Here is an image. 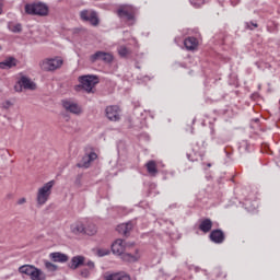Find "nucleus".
Returning a JSON list of instances; mask_svg holds the SVG:
<instances>
[{
	"instance_id": "f257e3e1",
	"label": "nucleus",
	"mask_w": 280,
	"mask_h": 280,
	"mask_svg": "<svg viewBox=\"0 0 280 280\" xmlns=\"http://www.w3.org/2000/svg\"><path fill=\"white\" fill-rule=\"evenodd\" d=\"M116 14L127 25H135L137 23V8L131 4H120L116 10Z\"/></svg>"
},
{
	"instance_id": "f03ea898",
	"label": "nucleus",
	"mask_w": 280,
	"mask_h": 280,
	"mask_svg": "<svg viewBox=\"0 0 280 280\" xmlns=\"http://www.w3.org/2000/svg\"><path fill=\"white\" fill-rule=\"evenodd\" d=\"M24 12L31 16H49V7L45 2L26 3Z\"/></svg>"
},
{
	"instance_id": "7ed1b4c3",
	"label": "nucleus",
	"mask_w": 280,
	"mask_h": 280,
	"mask_svg": "<svg viewBox=\"0 0 280 280\" xmlns=\"http://www.w3.org/2000/svg\"><path fill=\"white\" fill-rule=\"evenodd\" d=\"M54 185H56V182L50 180L44 184L43 187L38 188L36 195L37 207L47 205V200L51 197V189H54Z\"/></svg>"
},
{
	"instance_id": "20e7f679",
	"label": "nucleus",
	"mask_w": 280,
	"mask_h": 280,
	"mask_svg": "<svg viewBox=\"0 0 280 280\" xmlns=\"http://www.w3.org/2000/svg\"><path fill=\"white\" fill-rule=\"evenodd\" d=\"M20 275H26L31 280H47V275L33 265H23L19 267Z\"/></svg>"
},
{
	"instance_id": "39448f33",
	"label": "nucleus",
	"mask_w": 280,
	"mask_h": 280,
	"mask_svg": "<svg viewBox=\"0 0 280 280\" xmlns=\"http://www.w3.org/2000/svg\"><path fill=\"white\" fill-rule=\"evenodd\" d=\"M80 85L75 86V91H85L86 93H93V89H95V84L100 81L95 75H84L79 78Z\"/></svg>"
},
{
	"instance_id": "423d86ee",
	"label": "nucleus",
	"mask_w": 280,
	"mask_h": 280,
	"mask_svg": "<svg viewBox=\"0 0 280 280\" xmlns=\"http://www.w3.org/2000/svg\"><path fill=\"white\" fill-rule=\"evenodd\" d=\"M81 21L93 25V27H97L100 25V18L97 16V12L94 10H83L80 12Z\"/></svg>"
},
{
	"instance_id": "0eeeda50",
	"label": "nucleus",
	"mask_w": 280,
	"mask_h": 280,
	"mask_svg": "<svg viewBox=\"0 0 280 280\" xmlns=\"http://www.w3.org/2000/svg\"><path fill=\"white\" fill-rule=\"evenodd\" d=\"M62 65H63V61H62V58L60 57L45 59L42 62V69L44 71H57V69H60Z\"/></svg>"
},
{
	"instance_id": "6e6552de",
	"label": "nucleus",
	"mask_w": 280,
	"mask_h": 280,
	"mask_svg": "<svg viewBox=\"0 0 280 280\" xmlns=\"http://www.w3.org/2000/svg\"><path fill=\"white\" fill-rule=\"evenodd\" d=\"M23 89L27 91H36V83H34L27 77H21V79L14 85V91H16V93H21Z\"/></svg>"
},
{
	"instance_id": "1a4fd4ad",
	"label": "nucleus",
	"mask_w": 280,
	"mask_h": 280,
	"mask_svg": "<svg viewBox=\"0 0 280 280\" xmlns=\"http://www.w3.org/2000/svg\"><path fill=\"white\" fill-rule=\"evenodd\" d=\"M97 60L110 63L113 61V56L109 52L98 50L90 56V62H97Z\"/></svg>"
},
{
	"instance_id": "9d476101",
	"label": "nucleus",
	"mask_w": 280,
	"mask_h": 280,
	"mask_svg": "<svg viewBox=\"0 0 280 280\" xmlns=\"http://www.w3.org/2000/svg\"><path fill=\"white\" fill-rule=\"evenodd\" d=\"M62 106L67 113H72V115H81L82 114V107L78 105V103L72 101H62Z\"/></svg>"
},
{
	"instance_id": "9b49d317",
	"label": "nucleus",
	"mask_w": 280,
	"mask_h": 280,
	"mask_svg": "<svg viewBox=\"0 0 280 280\" xmlns=\"http://www.w3.org/2000/svg\"><path fill=\"white\" fill-rule=\"evenodd\" d=\"M96 159L97 153L92 151L82 158L81 162L77 164V167H84L85 170H89V167H91V163H93V161H96Z\"/></svg>"
},
{
	"instance_id": "f8f14e48",
	"label": "nucleus",
	"mask_w": 280,
	"mask_h": 280,
	"mask_svg": "<svg viewBox=\"0 0 280 280\" xmlns=\"http://www.w3.org/2000/svg\"><path fill=\"white\" fill-rule=\"evenodd\" d=\"M106 117L109 119V121H119L120 116H119V106L117 105H112L107 106L105 109Z\"/></svg>"
},
{
	"instance_id": "ddd939ff",
	"label": "nucleus",
	"mask_w": 280,
	"mask_h": 280,
	"mask_svg": "<svg viewBox=\"0 0 280 280\" xmlns=\"http://www.w3.org/2000/svg\"><path fill=\"white\" fill-rule=\"evenodd\" d=\"M112 253L114 255H122L126 253V241L118 238L112 244Z\"/></svg>"
},
{
	"instance_id": "4468645a",
	"label": "nucleus",
	"mask_w": 280,
	"mask_h": 280,
	"mask_svg": "<svg viewBox=\"0 0 280 280\" xmlns=\"http://www.w3.org/2000/svg\"><path fill=\"white\" fill-rule=\"evenodd\" d=\"M104 280H132L130 278V275L120 271V272H114V273H105L103 277Z\"/></svg>"
},
{
	"instance_id": "2eb2a0df",
	"label": "nucleus",
	"mask_w": 280,
	"mask_h": 280,
	"mask_svg": "<svg viewBox=\"0 0 280 280\" xmlns=\"http://www.w3.org/2000/svg\"><path fill=\"white\" fill-rule=\"evenodd\" d=\"M209 237L213 244H222L225 240L224 232L222 230H212Z\"/></svg>"
},
{
	"instance_id": "dca6fc26",
	"label": "nucleus",
	"mask_w": 280,
	"mask_h": 280,
	"mask_svg": "<svg viewBox=\"0 0 280 280\" xmlns=\"http://www.w3.org/2000/svg\"><path fill=\"white\" fill-rule=\"evenodd\" d=\"M49 258L57 264H67L69 261V256L60 252L50 253Z\"/></svg>"
},
{
	"instance_id": "f3484780",
	"label": "nucleus",
	"mask_w": 280,
	"mask_h": 280,
	"mask_svg": "<svg viewBox=\"0 0 280 280\" xmlns=\"http://www.w3.org/2000/svg\"><path fill=\"white\" fill-rule=\"evenodd\" d=\"M84 261H86V258L84 256H74L70 260V268L71 270H78L80 266H84Z\"/></svg>"
},
{
	"instance_id": "a211bd4d",
	"label": "nucleus",
	"mask_w": 280,
	"mask_h": 280,
	"mask_svg": "<svg viewBox=\"0 0 280 280\" xmlns=\"http://www.w3.org/2000/svg\"><path fill=\"white\" fill-rule=\"evenodd\" d=\"M132 222H128V223H122L120 225L117 226V232L120 235H124L125 237H128V235H130V231H132Z\"/></svg>"
},
{
	"instance_id": "6ab92c4d",
	"label": "nucleus",
	"mask_w": 280,
	"mask_h": 280,
	"mask_svg": "<svg viewBox=\"0 0 280 280\" xmlns=\"http://www.w3.org/2000/svg\"><path fill=\"white\" fill-rule=\"evenodd\" d=\"M184 46L188 51H194L195 49H198V38L196 37H187L184 40Z\"/></svg>"
},
{
	"instance_id": "aec40b11",
	"label": "nucleus",
	"mask_w": 280,
	"mask_h": 280,
	"mask_svg": "<svg viewBox=\"0 0 280 280\" xmlns=\"http://www.w3.org/2000/svg\"><path fill=\"white\" fill-rule=\"evenodd\" d=\"M211 229H213V221H211V219H203L200 221L199 231L209 233Z\"/></svg>"
},
{
	"instance_id": "412c9836",
	"label": "nucleus",
	"mask_w": 280,
	"mask_h": 280,
	"mask_svg": "<svg viewBox=\"0 0 280 280\" xmlns=\"http://www.w3.org/2000/svg\"><path fill=\"white\" fill-rule=\"evenodd\" d=\"M145 167L149 176H156V174H159L156 161L150 160L149 162H147Z\"/></svg>"
},
{
	"instance_id": "4be33fe9",
	"label": "nucleus",
	"mask_w": 280,
	"mask_h": 280,
	"mask_svg": "<svg viewBox=\"0 0 280 280\" xmlns=\"http://www.w3.org/2000/svg\"><path fill=\"white\" fill-rule=\"evenodd\" d=\"M13 67H16V58L14 57H9L0 62V69H12Z\"/></svg>"
},
{
	"instance_id": "5701e85b",
	"label": "nucleus",
	"mask_w": 280,
	"mask_h": 280,
	"mask_svg": "<svg viewBox=\"0 0 280 280\" xmlns=\"http://www.w3.org/2000/svg\"><path fill=\"white\" fill-rule=\"evenodd\" d=\"M71 232L74 233V235H78L80 233H85V228L82 222H77L71 225Z\"/></svg>"
},
{
	"instance_id": "b1692460",
	"label": "nucleus",
	"mask_w": 280,
	"mask_h": 280,
	"mask_svg": "<svg viewBox=\"0 0 280 280\" xmlns=\"http://www.w3.org/2000/svg\"><path fill=\"white\" fill-rule=\"evenodd\" d=\"M141 256H139V253H136V255H132L130 253H125L122 254V259L124 261H129V262H135V261H139V258Z\"/></svg>"
},
{
	"instance_id": "393cba45",
	"label": "nucleus",
	"mask_w": 280,
	"mask_h": 280,
	"mask_svg": "<svg viewBox=\"0 0 280 280\" xmlns=\"http://www.w3.org/2000/svg\"><path fill=\"white\" fill-rule=\"evenodd\" d=\"M131 54H132V50H130L128 47L126 46L118 47V55L120 56V58H129Z\"/></svg>"
},
{
	"instance_id": "a878e982",
	"label": "nucleus",
	"mask_w": 280,
	"mask_h": 280,
	"mask_svg": "<svg viewBox=\"0 0 280 280\" xmlns=\"http://www.w3.org/2000/svg\"><path fill=\"white\" fill-rule=\"evenodd\" d=\"M97 233V226L95 223H88L85 226V235H95Z\"/></svg>"
},
{
	"instance_id": "bb28decb",
	"label": "nucleus",
	"mask_w": 280,
	"mask_h": 280,
	"mask_svg": "<svg viewBox=\"0 0 280 280\" xmlns=\"http://www.w3.org/2000/svg\"><path fill=\"white\" fill-rule=\"evenodd\" d=\"M9 30H10V32H13L14 34H19V33L23 32V26L20 23H18V24L10 23Z\"/></svg>"
},
{
	"instance_id": "cd10ccee",
	"label": "nucleus",
	"mask_w": 280,
	"mask_h": 280,
	"mask_svg": "<svg viewBox=\"0 0 280 280\" xmlns=\"http://www.w3.org/2000/svg\"><path fill=\"white\" fill-rule=\"evenodd\" d=\"M44 266L48 272H56V270H58V266L49 262L48 260L44 261Z\"/></svg>"
},
{
	"instance_id": "c85d7f7f",
	"label": "nucleus",
	"mask_w": 280,
	"mask_h": 280,
	"mask_svg": "<svg viewBox=\"0 0 280 280\" xmlns=\"http://www.w3.org/2000/svg\"><path fill=\"white\" fill-rule=\"evenodd\" d=\"M245 26L247 30H253V27H255V28L259 27V24H257L255 22H246Z\"/></svg>"
},
{
	"instance_id": "c756f323",
	"label": "nucleus",
	"mask_w": 280,
	"mask_h": 280,
	"mask_svg": "<svg viewBox=\"0 0 280 280\" xmlns=\"http://www.w3.org/2000/svg\"><path fill=\"white\" fill-rule=\"evenodd\" d=\"M110 252L108 249H97L98 257H106Z\"/></svg>"
},
{
	"instance_id": "7c9ffc66",
	"label": "nucleus",
	"mask_w": 280,
	"mask_h": 280,
	"mask_svg": "<svg viewBox=\"0 0 280 280\" xmlns=\"http://www.w3.org/2000/svg\"><path fill=\"white\" fill-rule=\"evenodd\" d=\"M81 277H83L84 279H88V277H91V271H89V269H82L80 272Z\"/></svg>"
},
{
	"instance_id": "2f4dec72",
	"label": "nucleus",
	"mask_w": 280,
	"mask_h": 280,
	"mask_svg": "<svg viewBox=\"0 0 280 280\" xmlns=\"http://www.w3.org/2000/svg\"><path fill=\"white\" fill-rule=\"evenodd\" d=\"M84 266H88V268H90V270H93L95 268V262L89 260L88 262H84Z\"/></svg>"
},
{
	"instance_id": "473e14b6",
	"label": "nucleus",
	"mask_w": 280,
	"mask_h": 280,
	"mask_svg": "<svg viewBox=\"0 0 280 280\" xmlns=\"http://www.w3.org/2000/svg\"><path fill=\"white\" fill-rule=\"evenodd\" d=\"M27 202V199L25 197L18 200V205H25Z\"/></svg>"
},
{
	"instance_id": "72a5a7b5",
	"label": "nucleus",
	"mask_w": 280,
	"mask_h": 280,
	"mask_svg": "<svg viewBox=\"0 0 280 280\" xmlns=\"http://www.w3.org/2000/svg\"><path fill=\"white\" fill-rule=\"evenodd\" d=\"M10 106H12V103L10 101H7L3 105V108H5V110H8V108H10Z\"/></svg>"
},
{
	"instance_id": "f704fd0d",
	"label": "nucleus",
	"mask_w": 280,
	"mask_h": 280,
	"mask_svg": "<svg viewBox=\"0 0 280 280\" xmlns=\"http://www.w3.org/2000/svg\"><path fill=\"white\" fill-rule=\"evenodd\" d=\"M0 14H3V0H0Z\"/></svg>"
},
{
	"instance_id": "c9c22d12",
	"label": "nucleus",
	"mask_w": 280,
	"mask_h": 280,
	"mask_svg": "<svg viewBox=\"0 0 280 280\" xmlns=\"http://www.w3.org/2000/svg\"><path fill=\"white\" fill-rule=\"evenodd\" d=\"M75 185H78V187H82V184L80 183V179H77Z\"/></svg>"
},
{
	"instance_id": "e433bc0d",
	"label": "nucleus",
	"mask_w": 280,
	"mask_h": 280,
	"mask_svg": "<svg viewBox=\"0 0 280 280\" xmlns=\"http://www.w3.org/2000/svg\"><path fill=\"white\" fill-rule=\"evenodd\" d=\"M255 121H259V119H255Z\"/></svg>"
},
{
	"instance_id": "4c0bfd02",
	"label": "nucleus",
	"mask_w": 280,
	"mask_h": 280,
	"mask_svg": "<svg viewBox=\"0 0 280 280\" xmlns=\"http://www.w3.org/2000/svg\"><path fill=\"white\" fill-rule=\"evenodd\" d=\"M0 49H1V46H0Z\"/></svg>"
}]
</instances>
